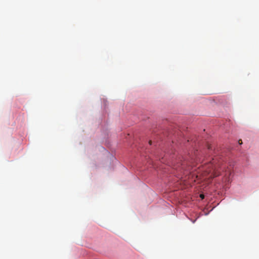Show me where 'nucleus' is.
<instances>
[{"mask_svg": "<svg viewBox=\"0 0 259 259\" xmlns=\"http://www.w3.org/2000/svg\"><path fill=\"white\" fill-rule=\"evenodd\" d=\"M200 197H201V199H204V196L203 194H200Z\"/></svg>", "mask_w": 259, "mask_h": 259, "instance_id": "nucleus-2", "label": "nucleus"}, {"mask_svg": "<svg viewBox=\"0 0 259 259\" xmlns=\"http://www.w3.org/2000/svg\"><path fill=\"white\" fill-rule=\"evenodd\" d=\"M239 144H242V142L241 140L239 141Z\"/></svg>", "mask_w": 259, "mask_h": 259, "instance_id": "nucleus-4", "label": "nucleus"}, {"mask_svg": "<svg viewBox=\"0 0 259 259\" xmlns=\"http://www.w3.org/2000/svg\"><path fill=\"white\" fill-rule=\"evenodd\" d=\"M151 143H152L151 141H149V144H150V145H151Z\"/></svg>", "mask_w": 259, "mask_h": 259, "instance_id": "nucleus-5", "label": "nucleus"}, {"mask_svg": "<svg viewBox=\"0 0 259 259\" xmlns=\"http://www.w3.org/2000/svg\"><path fill=\"white\" fill-rule=\"evenodd\" d=\"M212 170H213V168H212V169H211L207 171V172H208V173L211 172Z\"/></svg>", "mask_w": 259, "mask_h": 259, "instance_id": "nucleus-3", "label": "nucleus"}, {"mask_svg": "<svg viewBox=\"0 0 259 259\" xmlns=\"http://www.w3.org/2000/svg\"><path fill=\"white\" fill-rule=\"evenodd\" d=\"M208 148L209 149H210V147L209 146H208Z\"/></svg>", "mask_w": 259, "mask_h": 259, "instance_id": "nucleus-6", "label": "nucleus"}, {"mask_svg": "<svg viewBox=\"0 0 259 259\" xmlns=\"http://www.w3.org/2000/svg\"><path fill=\"white\" fill-rule=\"evenodd\" d=\"M188 164V163L187 161L184 160L181 161L180 162H178L176 166H175V168L176 169H180L181 170V169H184L186 171H190L191 168L189 166L187 167V165Z\"/></svg>", "mask_w": 259, "mask_h": 259, "instance_id": "nucleus-1", "label": "nucleus"}]
</instances>
